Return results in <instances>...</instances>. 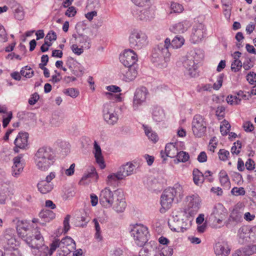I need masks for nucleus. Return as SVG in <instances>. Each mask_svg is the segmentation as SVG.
Segmentation results:
<instances>
[{
  "mask_svg": "<svg viewBox=\"0 0 256 256\" xmlns=\"http://www.w3.org/2000/svg\"><path fill=\"white\" fill-rule=\"evenodd\" d=\"M246 80L251 84L256 82V74L254 72H250L246 76Z\"/></svg>",
  "mask_w": 256,
  "mask_h": 256,
  "instance_id": "338daca9",
  "label": "nucleus"
},
{
  "mask_svg": "<svg viewBox=\"0 0 256 256\" xmlns=\"http://www.w3.org/2000/svg\"><path fill=\"white\" fill-rule=\"evenodd\" d=\"M164 118V114L163 110L159 107L154 108L152 111V118L156 122H160Z\"/></svg>",
  "mask_w": 256,
  "mask_h": 256,
  "instance_id": "c9c22d12",
  "label": "nucleus"
},
{
  "mask_svg": "<svg viewBox=\"0 0 256 256\" xmlns=\"http://www.w3.org/2000/svg\"><path fill=\"white\" fill-rule=\"evenodd\" d=\"M231 192L232 194L236 196H238L244 195L246 192H245L244 188H243L242 187H240V188L234 187L232 190Z\"/></svg>",
  "mask_w": 256,
  "mask_h": 256,
  "instance_id": "13d9d810",
  "label": "nucleus"
},
{
  "mask_svg": "<svg viewBox=\"0 0 256 256\" xmlns=\"http://www.w3.org/2000/svg\"><path fill=\"white\" fill-rule=\"evenodd\" d=\"M137 66H128L122 70L124 74V79L126 82L133 80L137 76L138 70Z\"/></svg>",
  "mask_w": 256,
  "mask_h": 256,
  "instance_id": "5701e85b",
  "label": "nucleus"
},
{
  "mask_svg": "<svg viewBox=\"0 0 256 256\" xmlns=\"http://www.w3.org/2000/svg\"><path fill=\"white\" fill-rule=\"evenodd\" d=\"M165 152L166 156L172 158L176 156L178 150L175 144L170 143L166 146Z\"/></svg>",
  "mask_w": 256,
  "mask_h": 256,
  "instance_id": "473e14b6",
  "label": "nucleus"
},
{
  "mask_svg": "<svg viewBox=\"0 0 256 256\" xmlns=\"http://www.w3.org/2000/svg\"><path fill=\"white\" fill-rule=\"evenodd\" d=\"M177 160L179 162H187L190 158L189 154L184 151L178 152L176 155Z\"/></svg>",
  "mask_w": 256,
  "mask_h": 256,
  "instance_id": "de8ad7c7",
  "label": "nucleus"
},
{
  "mask_svg": "<svg viewBox=\"0 0 256 256\" xmlns=\"http://www.w3.org/2000/svg\"><path fill=\"white\" fill-rule=\"evenodd\" d=\"M193 180L196 184L200 186L204 182V175L198 169H194L193 170Z\"/></svg>",
  "mask_w": 256,
  "mask_h": 256,
  "instance_id": "f704fd0d",
  "label": "nucleus"
},
{
  "mask_svg": "<svg viewBox=\"0 0 256 256\" xmlns=\"http://www.w3.org/2000/svg\"><path fill=\"white\" fill-rule=\"evenodd\" d=\"M20 74L26 78H30L34 76V72L28 66H25L22 68Z\"/></svg>",
  "mask_w": 256,
  "mask_h": 256,
  "instance_id": "37998d69",
  "label": "nucleus"
},
{
  "mask_svg": "<svg viewBox=\"0 0 256 256\" xmlns=\"http://www.w3.org/2000/svg\"><path fill=\"white\" fill-rule=\"evenodd\" d=\"M24 240L32 250L44 244L43 237L40 232L36 229L32 230L30 234L24 238Z\"/></svg>",
  "mask_w": 256,
  "mask_h": 256,
  "instance_id": "1a4fd4ad",
  "label": "nucleus"
},
{
  "mask_svg": "<svg viewBox=\"0 0 256 256\" xmlns=\"http://www.w3.org/2000/svg\"><path fill=\"white\" fill-rule=\"evenodd\" d=\"M64 93L72 98H75L79 94V91L74 88H68L66 90Z\"/></svg>",
  "mask_w": 256,
  "mask_h": 256,
  "instance_id": "5fc2aeb1",
  "label": "nucleus"
},
{
  "mask_svg": "<svg viewBox=\"0 0 256 256\" xmlns=\"http://www.w3.org/2000/svg\"><path fill=\"white\" fill-rule=\"evenodd\" d=\"M192 220L186 218V220L182 219L178 220L176 224L174 221H170L168 222V226L172 230L176 232H184L190 226Z\"/></svg>",
  "mask_w": 256,
  "mask_h": 256,
  "instance_id": "ddd939ff",
  "label": "nucleus"
},
{
  "mask_svg": "<svg viewBox=\"0 0 256 256\" xmlns=\"http://www.w3.org/2000/svg\"><path fill=\"white\" fill-rule=\"evenodd\" d=\"M186 210L190 216H192L198 212L200 208L201 202L200 198L198 194H194L186 196Z\"/></svg>",
  "mask_w": 256,
  "mask_h": 256,
  "instance_id": "9d476101",
  "label": "nucleus"
},
{
  "mask_svg": "<svg viewBox=\"0 0 256 256\" xmlns=\"http://www.w3.org/2000/svg\"><path fill=\"white\" fill-rule=\"evenodd\" d=\"M144 130L146 134L150 140L154 143L158 140V138L157 134L154 132H153L150 128L144 126Z\"/></svg>",
  "mask_w": 256,
  "mask_h": 256,
  "instance_id": "ea45409f",
  "label": "nucleus"
},
{
  "mask_svg": "<svg viewBox=\"0 0 256 256\" xmlns=\"http://www.w3.org/2000/svg\"><path fill=\"white\" fill-rule=\"evenodd\" d=\"M60 240H58L54 241L50 246V248H48V254L51 256L53 252L56 250L57 248H60Z\"/></svg>",
  "mask_w": 256,
  "mask_h": 256,
  "instance_id": "4d7b16f0",
  "label": "nucleus"
},
{
  "mask_svg": "<svg viewBox=\"0 0 256 256\" xmlns=\"http://www.w3.org/2000/svg\"><path fill=\"white\" fill-rule=\"evenodd\" d=\"M189 26V22L184 21L174 26L172 30L174 33H184L188 30Z\"/></svg>",
  "mask_w": 256,
  "mask_h": 256,
  "instance_id": "7c9ffc66",
  "label": "nucleus"
},
{
  "mask_svg": "<svg viewBox=\"0 0 256 256\" xmlns=\"http://www.w3.org/2000/svg\"><path fill=\"white\" fill-rule=\"evenodd\" d=\"M218 155L221 160L226 161L228 159L230 152L224 149H220L218 152Z\"/></svg>",
  "mask_w": 256,
  "mask_h": 256,
  "instance_id": "864d4df0",
  "label": "nucleus"
},
{
  "mask_svg": "<svg viewBox=\"0 0 256 256\" xmlns=\"http://www.w3.org/2000/svg\"><path fill=\"white\" fill-rule=\"evenodd\" d=\"M226 210L223 206L218 204L214 207L210 218L213 221V222L220 224L226 218Z\"/></svg>",
  "mask_w": 256,
  "mask_h": 256,
  "instance_id": "2eb2a0df",
  "label": "nucleus"
},
{
  "mask_svg": "<svg viewBox=\"0 0 256 256\" xmlns=\"http://www.w3.org/2000/svg\"><path fill=\"white\" fill-rule=\"evenodd\" d=\"M37 187L40 193L46 194L52 191L54 186L52 183H49L44 181V180H42L38 183Z\"/></svg>",
  "mask_w": 256,
  "mask_h": 256,
  "instance_id": "c756f323",
  "label": "nucleus"
},
{
  "mask_svg": "<svg viewBox=\"0 0 256 256\" xmlns=\"http://www.w3.org/2000/svg\"><path fill=\"white\" fill-rule=\"evenodd\" d=\"M242 66V62L239 60H234L231 64V70L234 72H238Z\"/></svg>",
  "mask_w": 256,
  "mask_h": 256,
  "instance_id": "09e8293b",
  "label": "nucleus"
},
{
  "mask_svg": "<svg viewBox=\"0 0 256 256\" xmlns=\"http://www.w3.org/2000/svg\"><path fill=\"white\" fill-rule=\"evenodd\" d=\"M104 120L109 124L114 125L118 120V117L116 113H110L103 115Z\"/></svg>",
  "mask_w": 256,
  "mask_h": 256,
  "instance_id": "4c0bfd02",
  "label": "nucleus"
},
{
  "mask_svg": "<svg viewBox=\"0 0 256 256\" xmlns=\"http://www.w3.org/2000/svg\"><path fill=\"white\" fill-rule=\"evenodd\" d=\"M224 76L223 74H220L217 78L216 82L214 83L213 86L214 89L218 90L222 86L223 82Z\"/></svg>",
  "mask_w": 256,
  "mask_h": 256,
  "instance_id": "bf43d9fd",
  "label": "nucleus"
},
{
  "mask_svg": "<svg viewBox=\"0 0 256 256\" xmlns=\"http://www.w3.org/2000/svg\"><path fill=\"white\" fill-rule=\"evenodd\" d=\"M94 157L96 158V162L99 164L100 168L102 169H103L106 167V165L102 154L101 148L96 142H94Z\"/></svg>",
  "mask_w": 256,
  "mask_h": 256,
  "instance_id": "c85d7f7f",
  "label": "nucleus"
},
{
  "mask_svg": "<svg viewBox=\"0 0 256 256\" xmlns=\"http://www.w3.org/2000/svg\"><path fill=\"white\" fill-rule=\"evenodd\" d=\"M120 60L125 67L135 66H136L138 56L133 50L127 49L120 55Z\"/></svg>",
  "mask_w": 256,
  "mask_h": 256,
  "instance_id": "9b49d317",
  "label": "nucleus"
},
{
  "mask_svg": "<svg viewBox=\"0 0 256 256\" xmlns=\"http://www.w3.org/2000/svg\"><path fill=\"white\" fill-rule=\"evenodd\" d=\"M242 144L238 140L234 144V146L231 148V152L232 154H238L240 152Z\"/></svg>",
  "mask_w": 256,
  "mask_h": 256,
  "instance_id": "6e6d98bb",
  "label": "nucleus"
},
{
  "mask_svg": "<svg viewBox=\"0 0 256 256\" xmlns=\"http://www.w3.org/2000/svg\"><path fill=\"white\" fill-rule=\"evenodd\" d=\"M207 124L206 119L200 114H196L194 116L192 127L194 134L198 138L204 136L206 132Z\"/></svg>",
  "mask_w": 256,
  "mask_h": 256,
  "instance_id": "0eeeda50",
  "label": "nucleus"
},
{
  "mask_svg": "<svg viewBox=\"0 0 256 256\" xmlns=\"http://www.w3.org/2000/svg\"><path fill=\"white\" fill-rule=\"evenodd\" d=\"M82 48H82H78L76 44H72L70 47L72 52L78 56H80L83 53L84 50Z\"/></svg>",
  "mask_w": 256,
  "mask_h": 256,
  "instance_id": "774afa93",
  "label": "nucleus"
},
{
  "mask_svg": "<svg viewBox=\"0 0 256 256\" xmlns=\"http://www.w3.org/2000/svg\"><path fill=\"white\" fill-rule=\"evenodd\" d=\"M118 196H114L113 202L112 207L117 212H123L126 206V204L125 201L124 196L123 190H122V197L121 200H118Z\"/></svg>",
  "mask_w": 256,
  "mask_h": 256,
  "instance_id": "b1692460",
  "label": "nucleus"
},
{
  "mask_svg": "<svg viewBox=\"0 0 256 256\" xmlns=\"http://www.w3.org/2000/svg\"><path fill=\"white\" fill-rule=\"evenodd\" d=\"M28 134L26 132H20L17 135L14 144L15 147L14 150L15 152H18V149H24L28 145Z\"/></svg>",
  "mask_w": 256,
  "mask_h": 256,
  "instance_id": "4468645a",
  "label": "nucleus"
},
{
  "mask_svg": "<svg viewBox=\"0 0 256 256\" xmlns=\"http://www.w3.org/2000/svg\"><path fill=\"white\" fill-rule=\"evenodd\" d=\"M128 40L130 47L135 50H140L148 43L146 34L138 30H134L131 32Z\"/></svg>",
  "mask_w": 256,
  "mask_h": 256,
  "instance_id": "423d86ee",
  "label": "nucleus"
},
{
  "mask_svg": "<svg viewBox=\"0 0 256 256\" xmlns=\"http://www.w3.org/2000/svg\"><path fill=\"white\" fill-rule=\"evenodd\" d=\"M9 5L14 14V18L20 20H22L24 17L22 6L14 0H10Z\"/></svg>",
  "mask_w": 256,
  "mask_h": 256,
  "instance_id": "aec40b11",
  "label": "nucleus"
},
{
  "mask_svg": "<svg viewBox=\"0 0 256 256\" xmlns=\"http://www.w3.org/2000/svg\"><path fill=\"white\" fill-rule=\"evenodd\" d=\"M170 44V39L166 38L164 44H160L155 47L152 52V60L154 62H161L164 66H166V62L170 60V53L169 47Z\"/></svg>",
  "mask_w": 256,
  "mask_h": 256,
  "instance_id": "7ed1b4c3",
  "label": "nucleus"
},
{
  "mask_svg": "<svg viewBox=\"0 0 256 256\" xmlns=\"http://www.w3.org/2000/svg\"><path fill=\"white\" fill-rule=\"evenodd\" d=\"M22 158V154H20L13 159L14 165L12 166V175L14 177L18 178L23 170L24 166L21 162Z\"/></svg>",
  "mask_w": 256,
  "mask_h": 256,
  "instance_id": "412c9836",
  "label": "nucleus"
},
{
  "mask_svg": "<svg viewBox=\"0 0 256 256\" xmlns=\"http://www.w3.org/2000/svg\"><path fill=\"white\" fill-rule=\"evenodd\" d=\"M184 196V189L181 184L176 183L172 187L166 189L160 197V204L164 210L169 209L172 206L174 198L178 200Z\"/></svg>",
  "mask_w": 256,
  "mask_h": 256,
  "instance_id": "f03ea898",
  "label": "nucleus"
},
{
  "mask_svg": "<svg viewBox=\"0 0 256 256\" xmlns=\"http://www.w3.org/2000/svg\"><path fill=\"white\" fill-rule=\"evenodd\" d=\"M118 196V200H121L122 197V190L118 188L114 190H111L109 187H106L101 190L99 201L102 206L106 208L112 207L113 202L114 196Z\"/></svg>",
  "mask_w": 256,
  "mask_h": 256,
  "instance_id": "39448f33",
  "label": "nucleus"
},
{
  "mask_svg": "<svg viewBox=\"0 0 256 256\" xmlns=\"http://www.w3.org/2000/svg\"><path fill=\"white\" fill-rule=\"evenodd\" d=\"M148 94L146 87L142 86L136 90L133 99V108L134 110H138L139 106L146 101Z\"/></svg>",
  "mask_w": 256,
  "mask_h": 256,
  "instance_id": "f8f14e48",
  "label": "nucleus"
},
{
  "mask_svg": "<svg viewBox=\"0 0 256 256\" xmlns=\"http://www.w3.org/2000/svg\"><path fill=\"white\" fill-rule=\"evenodd\" d=\"M40 216L44 218L45 221H49L55 218V214L50 210H42L40 213Z\"/></svg>",
  "mask_w": 256,
  "mask_h": 256,
  "instance_id": "a19ab883",
  "label": "nucleus"
},
{
  "mask_svg": "<svg viewBox=\"0 0 256 256\" xmlns=\"http://www.w3.org/2000/svg\"><path fill=\"white\" fill-rule=\"evenodd\" d=\"M60 249H67L71 252L72 250L75 248L76 244L74 240L70 237L66 236L60 241Z\"/></svg>",
  "mask_w": 256,
  "mask_h": 256,
  "instance_id": "cd10ccee",
  "label": "nucleus"
},
{
  "mask_svg": "<svg viewBox=\"0 0 256 256\" xmlns=\"http://www.w3.org/2000/svg\"><path fill=\"white\" fill-rule=\"evenodd\" d=\"M106 90L110 92H106L104 95L110 100H114L116 102H121L122 100L121 94H114L112 92L116 93L120 92L121 88L118 86L111 85L106 86Z\"/></svg>",
  "mask_w": 256,
  "mask_h": 256,
  "instance_id": "6ab92c4d",
  "label": "nucleus"
},
{
  "mask_svg": "<svg viewBox=\"0 0 256 256\" xmlns=\"http://www.w3.org/2000/svg\"><path fill=\"white\" fill-rule=\"evenodd\" d=\"M55 156L52 149L48 147L40 148L34 155V162L37 168L42 171H46L53 165Z\"/></svg>",
  "mask_w": 256,
  "mask_h": 256,
  "instance_id": "f257e3e1",
  "label": "nucleus"
},
{
  "mask_svg": "<svg viewBox=\"0 0 256 256\" xmlns=\"http://www.w3.org/2000/svg\"><path fill=\"white\" fill-rule=\"evenodd\" d=\"M173 252V248L171 246H165L162 250V254L164 256H172Z\"/></svg>",
  "mask_w": 256,
  "mask_h": 256,
  "instance_id": "052dcab7",
  "label": "nucleus"
},
{
  "mask_svg": "<svg viewBox=\"0 0 256 256\" xmlns=\"http://www.w3.org/2000/svg\"><path fill=\"white\" fill-rule=\"evenodd\" d=\"M7 34L4 27L0 25V42H5L7 41Z\"/></svg>",
  "mask_w": 256,
  "mask_h": 256,
  "instance_id": "680f3d73",
  "label": "nucleus"
},
{
  "mask_svg": "<svg viewBox=\"0 0 256 256\" xmlns=\"http://www.w3.org/2000/svg\"><path fill=\"white\" fill-rule=\"evenodd\" d=\"M4 256H22V255L20 254L16 247L6 250L4 252Z\"/></svg>",
  "mask_w": 256,
  "mask_h": 256,
  "instance_id": "603ef678",
  "label": "nucleus"
},
{
  "mask_svg": "<svg viewBox=\"0 0 256 256\" xmlns=\"http://www.w3.org/2000/svg\"><path fill=\"white\" fill-rule=\"evenodd\" d=\"M226 102L231 105L238 104L240 103L241 99L236 96H228L226 98Z\"/></svg>",
  "mask_w": 256,
  "mask_h": 256,
  "instance_id": "8fccbe9b",
  "label": "nucleus"
},
{
  "mask_svg": "<svg viewBox=\"0 0 256 256\" xmlns=\"http://www.w3.org/2000/svg\"><path fill=\"white\" fill-rule=\"evenodd\" d=\"M170 8L172 12L174 13H181L184 10V7L182 4L174 2H172Z\"/></svg>",
  "mask_w": 256,
  "mask_h": 256,
  "instance_id": "3c124183",
  "label": "nucleus"
},
{
  "mask_svg": "<svg viewBox=\"0 0 256 256\" xmlns=\"http://www.w3.org/2000/svg\"><path fill=\"white\" fill-rule=\"evenodd\" d=\"M250 230L246 226L240 228L238 230V242L241 244L251 242Z\"/></svg>",
  "mask_w": 256,
  "mask_h": 256,
  "instance_id": "bb28decb",
  "label": "nucleus"
},
{
  "mask_svg": "<svg viewBox=\"0 0 256 256\" xmlns=\"http://www.w3.org/2000/svg\"><path fill=\"white\" fill-rule=\"evenodd\" d=\"M184 42V39L180 36H176L173 40H170V46L169 48L177 49L180 48Z\"/></svg>",
  "mask_w": 256,
  "mask_h": 256,
  "instance_id": "72a5a7b5",
  "label": "nucleus"
},
{
  "mask_svg": "<svg viewBox=\"0 0 256 256\" xmlns=\"http://www.w3.org/2000/svg\"><path fill=\"white\" fill-rule=\"evenodd\" d=\"M122 180L118 172L109 174L107 177L106 184L109 186H114L118 180Z\"/></svg>",
  "mask_w": 256,
  "mask_h": 256,
  "instance_id": "e433bc0d",
  "label": "nucleus"
},
{
  "mask_svg": "<svg viewBox=\"0 0 256 256\" xmlns=\"http://www.w3.org/2000/svg\"><path fill=\"white\" fill-rule=\"evenodd\" d=\"M70 216L69 214L66 215L65 217L63 224H64V233H66L70 228V226L69 224L70 220Z\"/></svg>",
  "mask_w": 256,
  "mask_h": 256,
  "instance_id": "e2e57ef3",
  "label": "nucleus"
},
{
  "mask_svg": "<svg viewBox=\"0 0 256 256\" xmlns=\"http://www.w3.org/2000/svg\"><path fill=\"white\" fill-rule=\"evenodd\" d=\"M103 115L115 112L114 104L112 102L106 103L104 105Z\"/></svg>",
  "mask_w": 256,
  "mask_h": 256,
  "instance_id": "c03bdc74",
  "label": "nucleus"
},
{
  "mask_svg": "<svg viewBox=\"0 0 256 256\" xmlns=\"http://www.w3.org/2000/svg\"><path fill=\"white\" fill-rule=\"evenodd\" d=\"M15 234V230L13 228H8L4 232L2 240L6 244L4 247L6 250L16 248L19 245Z\"/></svg>",
  "mask_w": 256,
  "mask_h": 256,
  "instance_id": "6e6552de",
  "label": "nucleus"
},
{
  "mask_svg": "<svg viewBox=\"0 0 256 256\" xmlns=\"http://www.w3.org/2000/svg\"><path fill=\"white\" fill-rule=\"evenodd\" d=\"M30 228V224L26 220H18L16 222L18 234L23 240L32 232Z\"/></svg>",
  "mask_w": 256,
  "mask_h": 256,
  "instance_id": "a211bd4d",
  "label": "nucleus"
},
{
  "mask_svg": "<svg viewBox=\"0 0 256 256\" xmlns=\"http://www.w3.org/2000/svg\"><path fill=\"white\" fill-rule=\"evenodd\" d=\"M214 250L216 256H228L230 252V248L225 241L216 242L214 246Z\"/></svg>",
  "mask_w": 256,
  "mask_h": 256,
  "instance_id": "f3484780",
  "label": "nucleus"
},
{
  "mask_svg": "<svg viewBox=\"0 0 256 256\" xmlns=\"http://www.w3.org/2000/svg\"><path fill=\"white\" fill-rule=\"evenodd\" d=\"M206 29L202 24L194 26L192 29L190 40L194 44L200 42L204 37Z\"/></svg>",
  "mask_w": 256,
  "mask_h": 256,
  "instance_id": "dca6fc26",
  "label": "nucleus"
},
{
  "mask_svg": "<svg viewBox=\"0 0 256 256\" xmlns=\"http://www.w3.org/2000/svg\"><path fill=\"white\" fill-rule=\"evenodd\" d=\"M156 248L157 245L155 242L150 241L140 250V256H155Z\"/></svg>",
  "mask_w": 256,
  "mask_h": 256,
  "instance_id": "4be33fe9",
  "label": "nucleus"
},
{
  "mask_svg": "<svg viewBox=\"0 0 256 256\" xmlns=\"http://www.w3.org/2000/svg\"><path fill=\"white\" fill-rule=\"evenodd\" d=\"M230 125L226 120H224L222 122V124L220 126V130L222 136H226L230 132Z\"/></svg>",
  "mask_w": 256,
  "mask_h": 256,
  "instance_id": "a18cd8bd",
  "label": "nucleus"
},
{
  "mask_svg": "<svg viewBox=\"0 0 256 256\" xmlns=\"http://www.w3.org/2000/svg\"><path fill=\"white\" fill-rule=\"evenodd\" d=\"M133 14L135 15L140 20H147L154 18V12L150 8L134 11Z\"/></svg>",
  "mask_w": 256,
  "mask_h": 256,
  "instance_id": "a878e982",
  "label": "nucleus"
},
{
  "mask_svg": "<svg viewBox=\"0 0 256 256\" xmlns=\"http://www.w3.org/2000/svg\"><path fill=\"white\" fill-rule=\"evenodd\" d=\"M135 166L130 162H127L122 166L118 169V172L123 180L126 177L134 173Z\"/></svg>",
  "mask_w": 256,
  "mask_h": 256,
  "instance_id": "393cba45",
  "label": "nucleus"
},
{
  "mask_svg": "<svg viewBox=\"0 0 256 256\" xmlns=\"http://www.w3.org/2000/svg\"><path fill=\"white\" fill-rule=\"evenodd\" d=\"M32 253L34 256H48V247L44 244L32 250Z\"/></svg>",
  "mask_w": 256,
  "mask_h": 256,
  "instance_id": "2f4dec72",
  "label": "nucleus"
},
{
  "mask_svg": "<svg viewBox=\"0 0 256 256\" xmlns=\"http://www.w3.org/2000/svg\"><path fill=\"white\" fill-rule=\"evenodd\" d=\"M131 236L138 246H144L148 241L150 234L148 228L142 224H136L130 230Z\"/></svg>",
  "mask_w": 256,
  "mask_h": 256,
  "instance_id": "20e7f679",
  "label": "nucleus"
},
{
  "mask_svg": "<svg viewBox=\"0 0 256 256\" xmlns=\"http://www.w3.org/2000/svg\"><path fill=\"white\" fill-rule=\"evenodd\" d=\"M12 112H7V116L6 118H3L2 120V126L4 128H6L8 126L10 120H12Z\"/></svg>",
  "mask_w": 256,
  "mask_h": 256,
  "instance_id": "0e129e2a",
  "label": "nucleus"
},
{
  "mask_svg": "<svg viewBox=\"0 0 256 256\" xmlns=\"http://www.w3.org/2000/svg\"><path fill=\"white\" fill-rule=\"evenodd\" d=\"M225 108L223 106H218L216 111V114L219 120L222 119L224 116Z\"/></svg>",
  "mask_w": 256,
  "mask_h": 256,
  "instance_id": "69168bd1",
  "label": "nucleus"
},
{
  "mask_svg": "<svg viewBox=\"0 0 256 256\" xmlns=\"http://www.w3.org/2000/svg\"><path fill=\"white\" fill-rule=\"evenodd\" d=\"M183 65L189 71L190 75L192 74V70L194 71L197 68V66L192 59L186 60L183 62Z\"/></svg>",
  "mask_w": 256,
  "mask_h": 256,
  "instance_id": "58836bf2",
  "label": "nucleus"
},
{
  "mask_svg": "<svg viewBox=\"0 0 256 256\" xmlns=\"http://www.w3.org/2000/svg\"><path fill=\"white\" fill-rule=\"evenodd\" d=\"M77 40L80 43L83 44L82 47L88 49L90 48V39L88 36L84 34H79L77 38Z\"/></svg>",
  "mask_w": 256,
  "mask_h": 256,
  "instance_id": "79ce46f5",
  "label": "nucleus"
},
{
  "mask_svg": "<svg viewBox=\"0 0 256 256\" xmlns=\"http://www.w3.org/2000/svg\"><path fill=\"white\" fill-rule=\"evenodd\" d=\"M92 222L94 224V228H95V230L96 231V232L95 234V238L98 241H100L102 240V237L100 234H101L100 228L99 225L98 220L96 218H94Z\"/></svg>",
  "mask_w": 256,
  "mask_h": 256,
  "instance_id": "49530a36",
  "label": "nucleus"
}]
</instances>
